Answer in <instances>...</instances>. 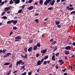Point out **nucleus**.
I'll list each match as a JSON object with an SVG mask.
<instances>
[{"label":"nucleus","mask_w":75,"mask_h":75,"mask_svg":"<svg viewBox=\"0 0 75 75\" xmlns=\"http://www.w3.org/2000/svg\"><path fill=\"white\" fill-rule=\"evenodd\" d=\"M56 41H54V42H53L51 43L52 45H53V44H56Z\"/></svg>","instance_id":"36"},{"label":"nucleus","mask_w":75,"mask_h":75,"mask_svg":"<svg viewBox=\"0 0 75 75\" xmlns=\"http://www.w3.org/2000/svg\"><path fill=\"white\" fill-rule=\"evenodd\" d=\"M17 27H15L13 28V30H17Z\"/></svg>","instance_id":"43"},{"label":"nucleus","mask_w":75,"mask_h":75,"mask_svg":"<svg viewBox=\"0 0 75 75\" xmlns=\"http://www.w3.org/2000/svg\"><path fill=\"white\" fill-rule=\"evenodd\" d=\"M63 61V60L61 59L58 61V62H62Z\"/></svg>","instance_id":"35"},{"label":"nucleus","mask_w":75,"mask_h":75,"mask_svg":"<svg viewBox=\"0 0 75 75\" xmlns=\"http://www.w3.org/2000/svg\"><path fill=\"white\" fill-rule=\"evenodd\" d=\"M25 6V5H23V6H22V9H23L24 8V7Z\"/></svg>","instance_id":"32"},{"label":"nucleus","mask_w":75,"mask_h":75,"mask_svg":"<svg viewBox=\"0 0 75 75\" xmlns=\"http://www.w3.org/2000/svg\"><path fill=\"white\" fill-rule=\"evenodd\" d=\"M21 56L22 57L23 59H26L28 57V56H27V54H26L25 56L22 54H21Z\"/></svg>","instance_id":"3"},{"label":"nucleus","mask_w":75,"mask_h":75,"mask_svg":"<svg viewBox=\"0 0 75 75\" xmlns=\"http://www.w3.org/2000/svg\"><path fill=\"white\" fill-rule=\"evenodd\" d=\"M49 4L51 5V6H54V3H55V0H53L52 2L51 1L49 3Z\"/></svg>","instance_id":"5"},{"label":"nucleus","mask_w":75,"mask_h":75,"mask_svg":"<svg viewBox=\"0 0 75 75\" xmlns=\"http://www.w3.org/2000/svg\"><path fill=\"white\" fill-rule=\"evenodd\" d=\"M47 61H45L43 63V65H47Z\"/></svg>","instance_id":"29"},{"label":"nucleus","mask_w":75,"mask_h":75,"mask_svg":"<svg viewBox=\"0 0 75 75\" xmlns=\"http://www.w3.org/2000/svg\"><path fill=\"white\" fill-rule=\"evenodd\" d=\"M69 45H71L72 44V43L71 42H69Z\"/></svg>","instance_id":"38"},{"label":"nucleus","mask_w":75,"mask_h":75,"mask_svg":"<svg viewBox=\"0 0 75 75\" xmlns=\"http://www.w3.org/2000/svg\"><path fill=\"white\" fill-rule=\"evenodd\" d=\"M40 56V54H37L36 55V57H38Z\"/></svg>","instance_id":"42"},{"label":"nucleus","mask_w":75,"mask_h":75,"mask_svg":"<svg viewBox=\"0 0 75 75\" xmlns=\"http://www.w3.org/2000/svg\"><path fill=\"white\" fill-rule=\"evenodd\" d=\"M35 16H38L39 15V13H35Z\"/></svg>","instance_id":"50"},{"label":"nucleus","mask_w":75,"mask_h":75,"mask_svg":"<svg viewBox=\"0 0 75 75\" xmlns=\"http://www.w3.org/2000/svg\"><path fill=\"white\" fill-rule=\"evenodd\" d=\"M47 49H46L45 50H42L41 51V53L42 54H45L46 52H47Z\"/></svg>","instance_id":"8"},{"label":"nucleus","mask_w":75,"mask_h":75,"mask_svg":"<svg viewBox=\"0 0 75 75\" xmlns=\"http://www.w3.org/2000/svg\"><path fill=\"white\" fill-rule=\"evenodd\" d=\"M17 72V70H16V71H15L13 72V74H14V73H16Z\"/></svg>","instance_id":"56"},{"label":"nucleus","mask_w":75,"mask_h":75,"mask_svg":"<svg viewBox=\"0 0 75 75\" xmlns=\"http://www.w3.org/2000/svg\"><path fill=\"white\" fill-rule=\"evenodd\" d=\"M52 60H53V61H55L54 56H52Z\"/></svg>","instance_id":"22"},{"label":"nucleus","mask_w":75,"mask_h":75,"mask_svg":"<svg viewBox=\"0 0 75 75\" xmlns=\"http://www.w3.org/2000/svg\"><path fill=\"white\" fill-rule=\"evenodd\" d=\"M65 59H66V60H67V59H68V57H67V56L65 57Z\"/></svg>","instance_id":"55"},{"label":"nucleus","mask_w":75,"mask_h":75,"mask_svg":"<svg viewBox=\"0 0 75 75\" xmlns=\"http://www.w3.org/2000/svg\"><path fill=\"white\" fill-rule=\"evenodd\" d=\"M38 4V2H35V3H34V4L35 5H37V4Z\"/></svg>","instance_id":"61"},{"label":"nucleus","mask_w":75,"mask_h":75,"mask_svg":"<svg viewBox=\"0 0 75 75\" xmlns=\"http://www.w3.org/2000/svg\"><path fill=\"white\" fill-rule=\"evenodd\" d=\"M72 45H74V46H75V42H74L72 43Z\"/></svg>","instance_id":"60"},{"label":"nucleus","mask_w":75,"mask_h":75,"mask_svg":"<svg viewBox=\"0 0 75 75\" xmlns=\"http://www.w3.org/2000/svg\"><path fill=\"white\" fill-rule=\"evenodd\" d=\"M48 10H54V7H50L48 8Z\"/></svg>","instance_id":"17"},{"label":"nucleus","mask_w":75,"mask_h":75,"mask_svg":"<svg viewBox=\"0 0 75 75\" xmlns=\"http://www.w3.org/2000/svg\"><path fill=\"white\" fill-rule=\"evenodd\" d=\"M44 58H42V59L41 60V63H42V62H43L44 61Z\"/></svg>","instance_id":"40"},{"label":"nucleus","mask_w":75,"mask_h":75,"mask_svg":"<svg viewBox=\"0 0 75 75\" xmlns=\"http://www.w3.org/2000/svg\"><path fill=\"white\" fill-rule=\"evenodd\" d=\"M13 1L15 2V4H18L20 2V0H13Z\"/></svg>","instance_id":"7"},{"label":"nucleus","mask_w":75,"mask_h":75,"mask_svg":"<svg viewBox=\"0 0 75 75\" xmlns=\"http://www.w3.org/2000/svg\"><path fill=\"white\" fill-rule=\"evenodd\" d=\"M11 7V6L8 7H6L5 8V10L4 11H8V10H11V8H10V7Z\"/></svg>","instance_id":"4"},{"label":"nucleus","mask_w":75,"mask_h":75,"mask_svg":"<svg viewBox=\"0 0 75 75\" xmlns=\"http://www.w3.org/2000/svg\"><path fill=\"white\" fill-rule=\"evenodd\" d=\"M65 49L66 50H71V47L70 46H67L65 48Z\"/></svg>","instance_id":"6"},{"label":"nucleus","mask_w":75,"mask_h":75,"mask_svg":"<svg viewBox=\"0 0 75 75\" xmlns=\"http://www.w3.org/2000/svg\"><path fill=\"white\" fill-rule=\"evenodd\" d=\"M69 6L70 7H72V6H73V5L71 4L69 5Z\"/></svg>","instance_id":"58"},{"label":"nucleus","mask_w":75,"mask_h":75,"mask_svg":"<svg viewBox=\"0 0 75 75\" xmlns=\"http://www.w3.org/2000/svg\"><path fill=\"white\" fill-rule=\"evenodd\" d=\"M17 21H18V20H12L11 21H8L7 22V24H11V23H13V24H14V25H16L17 23Z\"/></svg>","instance_id":"1"},{"label":"nucleus","mask_w":75,"mask_h":75,"mask_svg":"<svg viewBox=\"0 0 75 75\" xmlns=\"http://www.w3.org/2000/svg\"><path fill=\"white\" fill-rule=\"evenodd\" d=\"M11 70H10L8 72V73H9V74L11 73Z\"/></svg>","instance_id":"59"},{"label":"nucleus","mask_w":75,"mask_h":75,"mask_svg":"<svg viewBox=\"0 0 75 75\" xmlns=\"http://www.w3.org/2000/svg\"><path fill=\"white\" fill-rule=\"evenodd\" d=\"M46 1L48 3H50V2H51V1H52V0H46Z\"/></svg>","instance_id":"34"},{"label":"nucleus","mask_w":75,"mask_h":75,"mask_svg":"<svg viewBox=\"0 0 75 75\" xmlns=\"http://www.w3.org/2000/svg\"><path fill=\"white\" fill-rule=\"evenodd\" d=\"M50 61L49 60L47 61V63L48 64H49L50 63Z\"/></svg>","instance_id":"53"},{"label":"nucleus","mask_w":75,"mask_h":75,"mask_svg":"<svg viewBox=\"0 0 75 75\" xmlns=\"http://www.w3.org/2000/svg\"><path fill=\"white\" fill-rule=\"evenodd\" d=\"M15 41H18V42H20V40H19V39H16Z\"/></svg>","instance_id":"52"},{"label":"nucleus","mask_w":75,"mask_h":75,"mask_svg":"<svg viewBox=\"0 0 75 75\" xmlns=\"http://www.w3.org/2000/svg\"><path fill=\"white\" fill-rule=\"evenodd\" d=\"M41 60H38L37 63V66H38V65H41Z\"/></svg>","instance_id":"10"},{"label":"nucleus","mask_w":75,"mask_h":75,"mask_svg":"<svg viewBox=\"0 0 75 75\" xmlns=\"http://www.w3.org/2000/svg\"><path fill=\"white\" fill-rule=\"evenodd\" d=\"M15 40H21V37L20 36H18L17 37L15 38Z\"/></svg>","instance_id":"12"},{"label":"nucleus","mask_w":75,"mask_h":75,"mask_svg":"<svg viewBox=\"0 0 75 75\" xmlns=\"http://www.w3.org/2000/svg\"><path fill=\"white\" fill-rule=\"evenodd\" d=\"M24 51L25 52V53H27V48H25L24 49Z\"/></svg>","instance_id":"41"},{"label":"nucleus","mask_w":75,"mask_h":75,"mask_svg":"<svg viewBox=\"0 0 75 75\" xmlns=\"http://www.w3.org/2000/svg\"><path fill=\"white\" fill-rule=\"evenodd\" d=\"M35 21L37 23H38L39 22V20L38 19H35Z\"/></svg>","instance_id":"23"},{"label":"nucleus","mask_w":75,"mask_h":75,"mask_svg":"<svg viewBox=\"0 0 75 75\" xmlns=\"http://www.w3.org/2000/svg\"><path fill=\"white\" fill-rule=\"evenodd\" d=\"M22 65H24V62H23V61L21 60H20L19 61H18L16 64V66L18 67L19 64H21Z\"/></svg>","instance_id":"2"},{"label":"nucleus","mask_w":75,"mask_h":75,"mask_svg":"<svg viewBox=\"0 0 75 75\" xmlns=\"http://www.w3.org/2000/svg\"><path fill=\"white\" fill-rule=\"evenodd\" d=\"M48 3L47 2V1H46L45 2H44V5H47L48 4Z\"/></svg>","instance_id":"30"},{"label":"nucleus","mask_w":75,"mask_h":75,"mask_svg":"<svg viewBox=\"0 0 75 75\" xmlns=\"http://www.w3.org/2000/svg\"><path fill=\"white\" fill-rule=\"evenodd\" d=\"M23 75H26V72H24L23 73Z\"/></svg>","instance_id":"62"},{"label":"nucleus","mask_w":75,"mask_h":75,"mask_svg":"<svg viewBox=\"0 0 75 75\" xmlns=\"http://www.w3.org/2000/svg\"><path fill=\"white\" fill-rule=\"evenodd\" d=\"M22 11H23V9H20L18 11V13H21V12H22Z\"/></svg>","instance_id":"27"},{"label":"nucleus","mask_w":75,"mask_h":75,"mask_svg":"<svg viewBox=\"0 0 75 75\" xmlns=\"http://www.w3.org/2000/svg\"><path fill=\"white\" fill-rule=\"evenodd\" d=\"M50 42H52L54 41V39H53V38H52V39H51L50 40Z\"/></svg>","instance_id":"39"},{"label":"nucleus","mask_w":75,"mask_h":75,"mask_svg":"<svg viewBox=\"0 0 75 75\" xmlns=\"http://www.w3.org/2000/svg\"><path fill=\"white\" fill-rule=\"evenodd\" d=\"M32 1H33V0H29V1H28V3H32Z\"/></svg>","instance_id":"37"},{"label":"nucleus","mask_w":75,"mask_h":75,"mask_svg":"<svg viewBox=\"0 0 75 75\" xmlns=\"http://www.w3.org/2000/svg\"><path fill=\"white\" fill-rule=\"evenodd\" d=\"M4 4V1L2 2L0 4V6H1V5H2L3 4Z\"/></svg>","instance_id":"33"},{"label":"nucleus","mask_w":75,"mask_h":75,"mask_svg":"<svg viewBox=\"0 0 75 75\" xmlns=\"http://www.w3.org/2000/svg\"><path fill=\"white\" fill-rule=\"evenodd\" d=\"M32 73L31 72H29L28 73V75H31Z\"/></svg>","instance_id":"57"},{"label":"nucleus","mask_w":75,"mask_h":75,"mask_svg":"<svg viewBox=\"0 0 75 75\" xmlns=\"http://www.w3.org/2000/svg\"><path fill=\"white\" fill-rule=\"evenodd\" d=\"M37 49V45H34L33 47V50L35 51Z\"/></svg>","instance_id":"11"},{"label":"nucleus","mask_w":75,"mask_h":75,"mask_svg":"<svg viewBox=\"0 0 75 75\" xmlns=\"http://www.w3.org/2000/svg\"><path fill=\"white\" fill-rule=\"evenodd\" d=\"M6 14L5 12H3L1 14V16H4V14Z\"/></svg>","instance_id":"31"},{"label":"nucleus","mask_w":75,"mask_h":75,"mask_svg":"<svg viewBox=\"0 0 75 75\" xmlns=\"http://www.w3.org/2000/svg\"><path fill=\"white\" fill-rule=\"evenodd\" d=\"M60 1V0H57V3H58V2H59Z\"/></svg>","instance_id":"63"},{"label":"nucleus","mask_w":75,"mask_h":75,"mask_svg":"<svg viewBox=\"0 0 75 75\" xmlns=\"http://www.w3.org/2000/svg\"><path fill=\"white\" fill-rule=\"evenodd\" d=\"M57 26L58 27V28H61V25H57Z\"/></svg>","instance_id":"44"},{"label":"nucleus","mask_w":75,"mask_h":75,"mask_svg":"<svg viewBox=\"0 0 75 75\" xmlns=\"http://www.w3.org/2000/svg\"><path fill=\"white\" fill-rule=\"evenodd\" d=\"M10 55H11V53H8L6 54V55L7 56V57H9Z\"/></svg>","instance_id":"25"},{"label":"nucleus","mask_w":75,"mask_h":75,"mask_svg":"<svg viewBox=\"0 0 75 75\" xmlns=\"http://www.w3.org/2000/svg\"><path fill=\"white\" fill-rule=\"evenodd\" d=\"M13 31H11V33H10V34H9V35H12V34H13Z\"/></svg>","instance_id":"54"},{"label":"nucleus","mask_w":75,"mask_h":75,"mask_svg":"<svg viewBox=\"0 0 75 75\" xmlns=\"http://www.w3.org/2000/svg\"><path fill=\"white\" fill-rule=\"evenodd\" d=\"M12 65L11 64H10L9 67L10 68H11V67H12Z\"/></svg>","instance_id":"49"},{"label":"nucleus","mask_w":75,"mask_h":75,"mask_svg":"<svg viewBox=\"0 0 75 75\" xmlns=\"http://www.w3.org/2000/svg\"><path fill=\"white\" fill-rule=\"evenodd\" d=\"M56 25H59V23H60V22L58 21H56L55 22Z\"/></svg>","instance_id":"16"},{"label":"nucleus","mask_w":75,"mask_h":75,"mask_svg":"<svg viewBox=\"0 0 75 75\" xmlns=\"http://www.w3.org/2000/svg\"><path fill=\"white\" fill-rule=\"evenodd\" d=\"M7 57V54H5V55H4L3 56V57L4 58H6V57Z\"/></svg>","instance_id":"48"},{"label":"nucleus","mask_w":75,"mask_h":75,"mask_svg":"<svg viewBox=\"0 0 75 75\" xmlns=\"http://www.w3.org/2000/svg\"><path fill=\"white\" fill-rule=\"evenodd\" d=\"M34 8V7L33 6H30L28 8V9L29 10H31L32 9Z\"/></svg>","instance_id":"9"},{"label":"nucleus","mask_w":75,"mask_h":75,"mask_svg":"<svg viewBox=\"0 0 75 75\" xmlns=\"http://www.w3.org/2000/svg\"><path fill=\"white\" fill-rule=\"evenodd\" d=\"M74 13H75V11H72V12H71V14H74Z\"/></svg>","instance_id":"51"},{"label":"nucleus","mask_w":75,"mask_h":75,"mask_svg":"<svg viewBox=\"0 0 75 75\" xmlns=\"http://www.w3.org/2000/svg\"><path fill=\"white\" fill-rule=\"evenodd\" d=\"M64 61H63L62 63L60 64V65H62V64H64Z\"/></svg>","instance_id":"47"},{"label":"nucleus","mask_w":75,"mask_h":75,"mask_svg":"<svg viewBox=\"0 0 75 75\" xmlns=\"http://www.w3.org/2000/svg\"><path fill=\"white\" fill-rule=\"evenodd\" d=\"M58 55H59V52H58L56 54V57H58Z\"/></svg>","instance_id":"45"},{"label":"nucleus","mask_w":75,"mask_h":75,"mask_svg":"<svg viewBox=\"0 0 75 75\" xmlns=\"http://www.w3.org/2000/svg\"><path fill=\"white\" fill-rule=\"evenodd\" d=\"M66 70H67V69H64L62 70V72H65Z\"/></svg>","instance_id":"46"},{"label":"nucleus","mask_w":75,"mask_h":75,"mask_svg":"<svg viewBox=\"0 0 75 75\" xmlns=\"http://www.w3.org/2000/svg\"><path fill=\"white\" fill-rule=\"evenodd\" d=\"M2 18H3L4 20H6V19H7V17L5 16H4L1 17Z\"/></svg>","instance_id":"18"},{"label":"nucleus","mask_w":75,"mask_h":75,"mask_svg":"<svg viewBox=\"0 0 75 75\" xmlns=\"http://www.w3.org/2000/svg\"><path fill=\"white\" fill-rule=\"evenodd\" d=\"M36 46H37V47H40V46H41V44L39 43H38V44H37Z\"/></svg>","instance_id":"20"},{"label":"nucleus","mask_w":75,"mask_h":75,"mask_svg":"<svg viewBox=\"0 0 75 75\" xmlns=\"http://www.w3.org/2000/svg\"><path fill=\"white\" fill-rule=\"evenodd\" d=\"M32 50H33V47H30L28 49V51L29 52H31Z\"/></svg>","instance_id":"13"},{"label":"nucleus","mask_w":75,"mask_h":75,"mask_svg":"<svg viewBox=\"0 0 75 75\" xmlns=\"http://www.w3.org/2000/svg\"><path fill=\"white\" fill-rule=\"evenodd\" d=\"M48 58V56H45V58H44V60H45V59H47Z\"/></svg>","instance_id":"28"},{"label":"nucleus","mask_w":75,"mask_h":75,"mask_svg":"<svg viewBox=\"0 0 75 75\" xmlns=\"http://www.w3.org/2000/svg\"><path fill=\"white\" fill-rule=\"evenodd\" d=\"M6 51V49H3L2 51V53H3V54H4V53H5Z\"/></svg>","instance_id":"24"},{"label":"nucleus","mask_w":75,"mask_h":75,"mask_svg":"<svg viewBox=\"0 0 75 75\" xmlns=\"http://www.w3.org/2000/svg\"><path fill=\"white\" fill-rule=\"evenodd\" d=\"M10 63L9 62H6L4 64V65H9Z\"/></svg>","instance_id":"19"},{"label":"nucleus","mask_w":75,"mask_h":75,"mask_svg":"<svg viewBox=\"0 0 75 75\" xmlns=\"http://www.w3.org/2000/svg\"><path fill=\"white\" fill-rule=\"evenodd\" d=\"M40 4V5H42V4H43V1L42 0H40L39 1Z\"/></svg>","instance_id":"15"},{"label":"nucleus","mask_w":75,"mask_h":75,"mask_svg":"<svg viewBox=\"0 0 75 75\" xmlns=\"http://www.w3.org/2000/svg\"><path fill=\"white\" fill-rule=\"evenodd\" d=\"M65 54V55H68L69 54V50H66Z\"/></svg>","instance_id":"14"},{"label":"nucleus","mask_w":75,"mask_h":75,"mask_svg":"<svg viewBox=\"0 0 75 75\" xmlns=\"http://www.w3.org/2000/svg\"><path fill=\"white\" fill-rule=\"evenodd\" d=\"M63 75H67V73H64Z\"/></svg>","instance_id":"64"},{"label":"nucleus","mask_w":75,"mask_h":75,"mask_svg":"<svg viewBox=\"0 0 75 75\" xmlns=\"http://www.w3.org/2000/svg\"><path fill=\"white\" fill-rule=\"evenodd\" d=\"M13 0H12L10 1H9V3L10 4H13Z\"/></svg>","instance_id":"26"},{"label":"nucleus","mask_w":75,"mask_h":75,"mask_svg":"<svg viewBox=\"0 0 75 75\" xmlns=\"http://www.w3.org/2000/svg\"><path fill=\"white\" fill-rule=\"evenodd\" d=\"M74 10V8L73 7H72L71 8H70L69 9H68V10L69 11V10H70L71 11V10Z\"/></svg>","instance_id":"21"}]
</instances>
